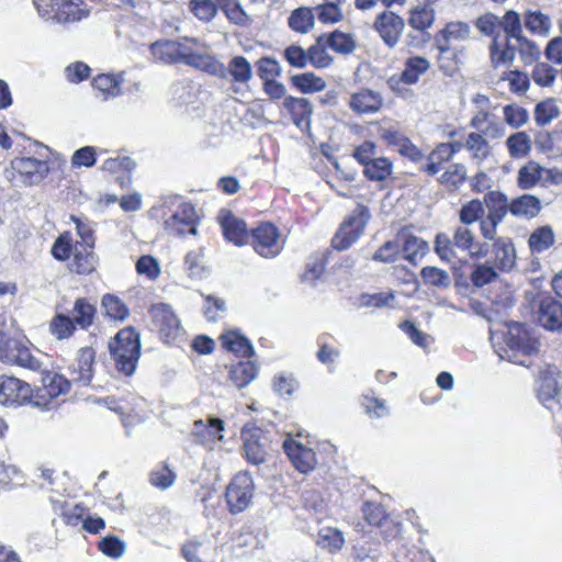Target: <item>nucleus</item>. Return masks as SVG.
Returning <instances> with one entry per match:
<instances>
[{"instance_id": "1", "label": "nucleus", "mask_w": 562, "mask_h": 562, "mask_svg": "<svg viewBox=\"0 0 562 562\" xmlns=\"http://www.w3.org/2000/svg\"><path fill=\"white\" fill-rule=\"evenodd\" d=\"M201 71L231 82V91L237 97H246L250 91L252 67L244 56H234L227 65L222 63L207 49L204 55Z\"/></svg>"}, {"instance_id": "2", "label": "nucleus", "mask_w": 562, "mask_h": 562, "mask_svg": "<svg viewBox=\"0 0 562 562\" xmlns=\"http://www.w3.org/2000/svg\"><path fill=\"white\" fill-rule=\"evenodd\" d=\"M153 58L162 64L182 63L201 70L206 46L196 38L155 42L150 45Z\"/></svg>"}, {"instance_id": "3", "label": "nucleus", "mask_w": 562, "mask_h": 562, "mask_svg": "<svg viewBox=\"0 0 562 562\" xmlns=\"http://www.w3.org/2000/svg\"><path fill=\"white\" fill-rule=\"evenodd\" d=\"M434 249L439 258L447 262L458 259L460 254H467L471 258L486 255V250L476 241L473 229L462 224L453 228L451 237L446 233H438Z\"/></svg>"}, {"instance_id": "4", "label": "nucleus", "mask_w": 562, "mask_h": 562, "mask_svg": "<svg viewBox=\"0 0 562 562\" xmlns=\"http://www.w3.org/2000/svg\"><path fill=\"white\" fill-rule=\"evenodd\" d=\"M116 369L132 375L140 356L139 335L132 327L121 329L109 344Z\"/></svg>"}, {"instance_id": "5", "label": "nucleus", "mask_w": 562, "mask_h": 562, "mask_svg": "<svg viewBox=\"0 0 562 562\" xmlns=\"http://www.w3.org/2000/svg\"><path fill=\"white\" fill-rule=\"evenodd\" d=\"M505 348L496 350L501 359L528 367V357L538 351L536 341H531L521 324H513L505 335Z\"/></svg>"}, {"instance_id": "6", "label": "nucleus", "mask_w": 562, "mask_h": 562, "mask_svg": "<svg viewBox=\"0 0 562 562\" xmlns=\"http://www.w3.org/2000/svg\"><path fill=\"white\" fill-rule=\"evenodd\" d=\"M42 387L33 392V406L40 409H49L54 398L67 394L70 390L71 380L54 371L42 369Z\"/></svg>"}, {"instance_id": "7", "label": "nucleus", "mask_w": 562, "mask_h": 562, "mask_svg": "<svg viewBox=\"0 0 562 562\" xmlns=\"http://www.w3.org/2000/svg\"><path fill=\"white\" fill-rule=\"evenodd\" d=\"M370 218L367 206L358 204L352 214L340 225L339 231L333 238V245L338 250L349 248L363 233Z\"/></svg>"}, {"instance_id": "8", "label": "nucleus", "mask_w": 562, "mask_h": 562, "mask_svg": "<svg viewBox=\"0 0 562 562\" xmlns=\"http://www.w3.org/2000/svg\"><path fill=\"white\" fill-rule=\"evenodd\" d=\"M250 238L254 250L263 258L277 257L285 243L279 228L271 223H262L252 229Z\"/></svg>"}, {"instance_id": "9", "label": "nucleus", "mask_w": 562, "mask_h": 562, "mask_svg": "<svg viewBox=\"0 0 562 562\" xmlns=\"http://www.w3.org/2000/svg\"><path fill=\"white\" fill-rule=\"evenodd\" d=\"M254 481L249 473H237L226 487V502L229 512L234 515L248 508L254 496Z\"/></svg>"}, {"instance_id": "10", "label": "nucleus", "mask_w": 562, "mask_h": 562, "mask_svg": "<svg viewBox=\"0 0 562 562\" xmlns=\"http://www.w3.org/2000/svg\"><path fill=\"white\" fill-rule=\"evenodd\" d=\"M0 360L33 371H42L43 369L42 361L25 345L14 338L0 341Z\"/></svg>"}, {"instance_id": "11", "label": "nucleus", "mask_w": 562, "mask_h": 562, "mask_svg": "<svg viewBox=\"0 0 562 562\" xmlns=\"http://www.w3.org/2000/svg\"><path fill=\"white\" fill-rule=\"evenodd\" d=\"M31 385L14 376H0V404L16 407L30 403L33 406Z\"/></svg>"}, {"instance_id": "12", "label": "nucleus", "mask_w": 562, "mask_h": 562, "mask_svg": "<svg viewBox=\"0 0 562 562\" xmlns=\"http://www.w3.org/2000/svg\"><path fill=\"white\" fill-rule=\"evenodd\" d=\"M373 29L389 48H394L402 37L405 21L395 12L384 10L376 15L373 22Z\"/></svg>"}, {"instance_id": "13", "label": "nucleus", "mask_w": 562, "mask_h": 562, "mask_svg": "<svg viewBox=\"0 0 562 562\" xmlns=\"http://www.w3.org/2000/svg\"><path fill=\"white\" fill-rule=\"evenodd\" d=\"M562 376L554 366L546 364L539 370L536 381L538 400L546 406L554 403L561 393Z\"/></svg>"}, {"instance_id": "14", "label": "nucleus", "mask_w": 562, "mask_h": 562, "mask_svg": "<svg viewBox=\"0 0 562 562\" xmlns=\"http://www.w3.org/2000/svg\"><path fill=\"white\" fill-rule=\"evenodd\" d=\"M244 452L246 459L252 464H261L270 449L271 441L260 428L244 429Z\"/></svg>"}, {"instance_id": "15", "label": "nucleus", "mask_w": 562, "mask_h": 562, "mask_svg": "<svg viewBox=\"0 0 562 562\" xmlns=\"http://www.w3.org/2000/svg\"><path fill=\"white\" fill-rule=\"evenodd\" d=\"M53 21L60 24L76 23L88 18L90 10L82 0H49Z\"/></svg>"}, {"instance_id": "16", "label": "nucleus", "mask_w": 562, "mask_h": 562, "mask_svg": "<svg viewBox=\"0 0 562 562\" xmlns=\"http://www.w3.org/2000/svg\"><path fill=\"white\" fill-rule=\"evenodd\" d=\"M471 26L463 21L448 22L435 36V45L441 55L452 49L456 42H465L471 38Z\"/></svg>"}, {"instance_id": "17", "label": "nucleus", "mask_w": 562, "mask_h": 562, "mask_svg": "<svg viewBox=\"0 0 562 562\" xmlns=\"http://www.w3.org/2000/svg\"><path fill=\"white\" fill-rule=\"evenodd\" d=\"M153 323L166 340L176 339L181 331L180 321L168 304H156L150 310Z\"/></svg>"}, {"instance_id": "18", "label": "nucleus", "mask_w": 562, "mask_h": 562, "mask_svg": "<svg viewBox=\"0 0 562 562\" xmlns=\"http://www.w3.org/2000/svg\"><path fill=\"white\" fill-rule=\"evenodd\" d=\"M166 229L172 235L196 234V213L190 203H182L177 211L166 218Z\"/></svg>"}, {"instance_id": "19", "label": "nucleus", "mask_w": 562, "mask_h": 562, "mask_svg": "<svg viewBox=\"0 0 562 562\" xmlns=\"http://www.w3.org/2000/svg\"><path fill=\"white\" fill-rule=\"evenodd\" d=\"M283 449L295 469L300 472L308 473L315 468L317 463L315 452L311 448L305 447L302 442L292 438L285 439Z\"/></svg>"}, {"instance_id": "20", "label": "nucleus", "mask_w": 562, "mask_h": 562, "mask_svg": "<svg viewBox=\"0 0 562 562\" xmlns=\"http://www.w3.org/2000/svg\"><path fill=\"white\" fill-rule=\"evenodd\" d=\"M95 352L90 347L81 348L75 361L69 367L71 382L80 386H86L91 382L93 375V362Z\"/></svg>"}, {"instance_id": "21", "label": "nucleus", "mask_w": 562, "mask_h": 562, "mask_svg": "<svg viewBox=\"0 0 562 562\" xmlns=\"http://www.w3.org/2000/svg\"><path fill=\"white\" fill-rule=\"evenodd\" d=\"M383 105V98L380 92L362 88L352 92L348 100L350 110L359 115L373 114L379 112Z\"/></svg>"}, {"instance_id": "22", "label": "nucleus", "mask_w": 562, "mask_h": 562, "mask_svg": "<svg viewBox=\"0 0 562 562\" xmlns=\"http://www.w3.org/2000/svg\"><path fill=\"white\" fill-rule=\"evenodd\" d=\"M224 422L220 418H209L207 423L199 419L193 424L191 436L194 442L206 446L209 449H213V445L216 441L223 439Z\"/></svg>"}, {"instance_id": "23", "label": "nucleus", "mask_w": 562, "mask_h": 562, "mask_svg": "<svg viewBox=\"0 0 562 562\" xmlns=\"http://www.w3.org/2000/svg\"><path fill=\"white\" fill-rule=\"evenodd\" d=\"M430 69V61L424 56H411L405 59L404 67L398 79L390 78L389 85L395 89V85L404 83L407 86L416 85L420 77Z\"/></svg>"}, {"instance_id": "24", "label": "nucleus", "mask_w": 562, "mask_h": 562, "mask_svg": "<svg viewBox=\"0 0 562 562\" xmlns=\"http://www.w3.org/2000/svg\"><path fill=\"white\" fill-rule=\"evenodd\" d=\"M225 238L236 246L248 243L246 224L228 210H221L217 216Z\"/></svg>"}, {"instance_id": "25", "label": "nucleus", "mask_w": 562, "mask_h": 562, "mask_svg": "<svg viewBox=\"0 0 562 562\" xmlns=\"http://www.w3.org/2000/svg\"><path fill=\"white\" fill-rule=\"evenodd\" d=\"M494 267L503 272L512 271L516 266V249L509 237H498L492 244Z\"/></svg>"}, {"instance_id": "26", "label": "nucleus", "mask_w": 562, "mask_h": 562, "mask_svg": "<svg viewBox=\"0 0 562 562\" xmlns=\"http://www.w3.org/2000/svg\"><path fill=\"white\" fill-rule=\"evenodd\" d=\"M13 168L24 178L29 184L40 183L48 173L49 166L47 161L22 157L13 161Z\"/></svg>"}, {"instance_id": "27", "label": "nucleus", "mask_w": 562, "mask_h": 562, "mask_svg": "<svg viewBox=\"0 0 562 562\" xmlns=\"http://www.w3.org/2000/svg\"><path fill=\"white\" fill-rule=\"evenodd\" d=\"M540 324L552 331L562 330V304L551 296L541 299L538 311Z\"/></svg>"}, {"instance_id": "28", "label": "nucleus", "mask_w": 562, "mask_h": 562, "mask_svg": "<svg viewBox=\"0 0 562 562\" xmlns=\"http://www.w3.org/2000/svg\"><path fill=\"white\" fill-rule=\"evenodd\" d=\"M469 125L475 132L485 133L490 138L497 139L505 135V127L497 122L491 110H475Z\"/></svg>"}, {"instance_id": "29", "label": "nucleus", "mask_w": 562, "mask_h": 562, "mask_svg": "<svg viewBox=\"0 0 562 562\" xmlns=\"http://www.w3.org/2000/svg\"><path fill=\"white\" fill-rule=\"evenodd\" d=\"M181 554L188 562H212L216 550L209 541L192 539L182 546Z\"/></svg>"}, {"instance_id": "30", "label": "nucleus", "mask_w": 562, "mask_h": 562, "mask_svg": "<svg viewBox=\"0 0 562 562\" xmlns=\"http://www.w3.org/2000/svg\"><path fill=\"white\" fill-rule=\"evenodd\" d=\"M487 138L490 137L481 132H470L465 135V150L476 164H482L492 156L493 148Z\"/></svg>"}, {"instance_id": "31", "label": "nucleus", "mask_w": 562, "mask_h": 562, "mask_svg": "<svg viewBox=\"0 0 562 562\" xmlns=\"http://www.w3.org/2000/svg\"><path fill=\"white\" fill-rule=\"evenodd\" d=\"M490 63L493 68H498L502 65H509L516 57V47L510 43V38L506 37L505 43H501L499 38L495 37L488 45Z\"/></svg>"}, {"instance_id": "32", "label": "nucleus", "mask_w": 562, "mask_h": 562, "mask_svg": "<svg viewBox=\"0 0 562 562\" xmlns=\"http://www.w3.org/2000/svg\"><path fill=\"white\" fill-rule=\"evenodd\" d=\"M397 241L400 245L402 244L404 258L414 263L418 259L423 258L429 249V246L425 240L411 234H400L397 236Z\"/></svg>"}, {"instance_id": "33", "label": "nucleus", "mask_w": 562, "mask_h": 562, "mask_svg": "<svg viewBox=\"0 0 562 562\" xmlns=\"http://www.w3.org/2000/svg\"><path fill=\"white\" fill-rule=\"evenodd\" d=\"M222 345L231 352L241 357H251L254 347L250 341L237 330L226 331L221 336Z\"/></svg>"}, {"instance_id": "34", "label": "nucleus", "mask_w": 562, "mask_h": 562, "mask_svg": "<svg viewBox=\"0 0 562 562\" xmlns=\"http://www.w3.org/2000/svg\"><path fill=\"white\" fill-rule=\"evenodd\" d=\"M315 23V16L312 8L300 7L292 11L288 19V24L294 32L306 34Z\"/></svg>"}, {"instance_id": "35", "label": "nucleus", "mask_w": 562, "mask_h": 562, "mask_svg": "<svg viewBox=\"0 0 562 562\" xmlns=\"http://www.w3.org/2000/svg\"><path fill=\"white\" fill-rule=\"evenodd\" d=\"M555 241L553 229L548 226L537 227L529 236L528 246L531 254H541L553 246Z\"/></svg>"}, {"instance_id": "36", "label": "nucleus", "mask_w": 562, "mask_h": 562, "mask_svg": "<svg viewBox=\"0 0 562 562\" xmlns=\"http://www.w3.org/2000/svg\"><path fill=\"white\" fill-rule=\"evenodd\" d=\"M257 375V367L251 361H239L229 369V379L236 387L248 385Z\"/></svg>"}, {"instance_id": "37", "label": "nucleus", "mask_w": 562, "mask_h": 562, "mask_svg": "<svg viewBox=\"0 0 562 562\" xmlns=\"http://www.w3.org/2000/svg\"><path fill=\"white\" fill-rule=\"evenodd\" d=\"M435 21L434 9L429 5H416L409 10L408 25L417 31L428 30Z\"/></svg>"}, {"instance_id": "38", "label": "nucleus", "mask_w": 562, "mask_h": 562, "mask_svg": "<svg viewBox=\"0 0 562 562\" xmlns=\"http://www.w3.org/2000/svg\"><path fill=\"white\" fill-rule=\"evenodd\" d=\"M98 256L92 249L83 247L82 250L76 249L71 262V269L79 274H89L95 270Z\"/></svg>"}, {"instance_id": "39", "label": "nucleus", "mask_w": 562, "mask_h": 562, "mask_svg": "<svg viewBox=\"0 0 562 562\" xmlns=\"http://www.w3.org/2000/svg\"><path fill=\"white\" fill-rule=\"evenodd\" d=\"M122 75L102 74L93 79V87L103 94V98L116 97L121 92Z\"/></svg>"}, {"instance_id": "40", "label": "nucleus", "mask_w": 562, "mask_h": 562, "mask_svg": "<svg viewBox=\"0 0 562 562\" xmlns=\"http://www.w3.org/2000/svg\"><path fill=\"white\" fill-rule=\"evenodd\" d=\"M541 209L540 201L535 195H522L515 199L510 205L509 211L517 216L535 217Z\"/></svg>"}, {"instance_id": "41", "label": "nucleus", "mask_w": 562, "mask_h": 562, "mask_svg": "<svg viewBox=\"0 0 562 562\" xmlns=\"http://www.w3.org/2000/svg\"><path fill=\"white\" fill-rule=\"evenodd\" d=\"M393 165L386 157L376 156L363 167V175L372 181H383L392 173Z\"/></svg>"}, {"instance_id": "42", "label": "nucleus", "mask_w": 562, "mask_h": 562, "mask_svg": "<svg viewBox=\"0 0 562 562\" xmlns=\"http://www.w3.org/2000/svg\"><path fill=\"white\" fill-rule=\"evenodd\" d=\"M316 543L322 549L329 552L339 551L345 544V538L341 531L331 527H324L318 531Z\"/></svg>"}, {"instance_id": "43", "label": "nucleus", "mask_w": 562, "mask_h": 562, "mask_svg": "<svg viewBox=\"0 0 562 562\" xmlns=\"http://www.w3.org/2000/svg\"><path fill=\"white\" fill-rule=\"evenodd\" d=\"M72 321L81 328H88L95 315V307L87 299H77L71 311Z\"/></svg>"}, {"instance_id": "44", "label": "nucleus", "mask_w": 562, "mask_h": 562, "mask_svg": "<svg viewBox=\"0 0 562 562\" xmlns=\"http://www.w3.org/2000/svg\"><path fill=\"white\" fill-rule=\"evenodd\" d=\"M451 159L447 145L441 143L427 156V164L423 165L420 170L429 176H435L441 170V164Z\"/></svg>"}, {"instance_id": "45", "label": "nucleus", "mask_w": 562, "mask_h": 562, "mask_svg": "<svg viewBox=\"0 0 562 562\" xmlns=\"http://www.w3.org/2000/svg\"><path fill=\"white\" fill-rule=\"evenodd\" d=\"M328 45L325 35H321L316 43L308 48V61L316 68H326L333 63L331 56L327 52Z\"/></svg>"}, {"instance_id": "46", "label": "nucleus", "mask_w": 562, "mask_h": 562, "mask_svg": "<svg viewBox=\"0 0 562 562\" xmlns=\"http://www.w3.org/2000/svg\"><path fill=\"white\" fill-rule=\"evenodd\" d=\"M467 179V168L463 164L450 165L438 178V182L447 189L459 188Z\"/></svg>"}, {"instance_id": "47", "label": "nucleus", "mask_w": 562, "mask_h": 562, "mask_svg": "<svg viewBox=\"0 0 562 562\" xmlns=\"http://www.w3.org/2000/svg\"><path fill=\"white\" fill-rule=\"evenodd\" d=\"M325 41L330 49L339 54H350L356 48V43L352 35L334 31L329 35H325Z\"/></svg>"}, {"instance_id": "48", "label": "nucleus", "mask_w": 562, "mask_h": 562, "mask_svg": "<svg viewBox=\"0 0 562 562\" xmlns=\"http://www.w3.org/2000/svg\"><path fill=\"white\" fill-rule=\"evenodd\" d=\"M525 25L535 34L548 36L551 29V20L540 11H528L525 14Z\"/></svg>"}, {"instance_id": "49", "label": "nucleus", "mask_w": 562, "mask_h": 562, "mask_svg": "<svg viewBox=\"0 0 562 562\" xmlns=\"http://www.w3.org/2000/svg\"><path fill=\"white\" fill-rule=\"evenodd\" d=\"M474 26L482 35L492 37V40L501 36V20L494 13L486 12L477 16Z\"/></svg>"}, {"instance_id": "50", "label": "nucleus", "mask_w": 562, "mask_h": 562, "mask_svg": "<svg viewBox=\"0 0 562 562\" xmlns=\"http://www.w3.org/2000/svg\"><path fill=\"white\" fill-rule=\"evenodd\" d=\"M485 214L483 202L479 199H473L461 206L459 211V220L462 225L470 226L475 222H480Z\"/></svg>"}, {"instance_id": "51", "label": "nucleus", "mask_w": 562, "mask_h": 562, "mask_svg": "<svg viewBox=\"0 0 562 562\" xmlns=\"http://www.w3.org/2000/svg\"><path fill=\"white\" fill-rule=\"evenodd\" d=\"M543 177V168L535 161H529L518 172V186L521 189H531Z\"/></svg>"}, {"instance_id": "52", "label": "nucleus", "mask_w": 562, "mask_h": 562, "mask_svg": "<svg viewBox=\"0 0 562 562\" xmlns=\"http://www.w3.org/2000/svg\"><path fill=\"white\" fill-rule=\"evenodd\" d=\"M506 147L512 157H524L531 149L530 137L525 132L514 133L507 138Z\"/></svg>"}, {"instance_id": "53", "label": "nucleus", "mask_w": 562, "mask_h": 562, "mask_svg": "<svg viewBox=\"0 0 562 562\" xmlns=\"http://www.w3.org/2000/svg\"><path fill=\"white\" fill-rule=\"evenodd\" d=\"M101 305L105 315L112 319L123 321L128 316L127 306L114 294H105L102 297Z\"/></svg>"}, {"instance_id": "54", "label": "nucleus", "mask_w": 562, "mask_h": 562, "mask_svg": "<svg viewBox=\"0 0 562 562\" xmlns=\"http://www.w3.org/2000/svg\"><path fill=\"white\" fill-rule=\"evenodd\" d=\"M177 474L167 464H160L151 470L149 482L159 490H167L173 485Z\"/></svg>"}, {"instance_id": "55", "label": "nucleus", "mask_w": 562, "mask_h": 562, "mask_svg": "<svg viewBox=\"0 0 562 562\" xmlns=\"http://www.w3.org/2000/svg\"><path fill=\"white\" fill-rule=\"evenodd\" d=\"M483 205H486L488 215H496L505 217L507 214L508 205L507 198L499 191H490L484 195Z\"/></svg>"}, {"instance_id": "56", "label": "nucleus", "mask_w": 562, "mask_h": 562, "mask_svg": "<svg viewBox=\"0 0 562 562\" xmlns=\"http://www.w3.org/2000/svg\"><path fill=\"white\" fill-rule=\"evenodd\" d=\"M420 277L426 284L437 288H448L451 284V279L446 270L437 267L427 266L420 270Z\"/></svg>"}, {"instance_id": "57", "label": "nucleus", "mask_w": 562, "mask_h": 562, "mask_svg": "<svg viewBox=\"0 0 562 562\" xmlns=\"http://www.w3.org/2000/svg\"><path fill=\"white\" fill-rule=\"evenodd\" d=\"M497 276L496 268L485 262L474 265L470 279L474 286L481 288L496 280Z\"/></svg>"}, {"instance_id": "58", "label": "nucleus", "mask_w": 562, "mask_h": 562, "mask_svg": "<svg viewBox=\"0 0 562 562\" xmlns=\"http://www.w3.org/2000/svg\"><path fill=\"white\" fill-rule=\"evenodd\" d=\"M345 3L338 2H324L318 4L315 10L317 12L318 20L323 23H338L342 20V5Z\"/></svg>"}, {"instance_id": "59", "label": "nucleus", "mask_w": 562, "mask_h": 562, "mask_svg": "<svg viewBox=\"0 0 562 562\" xmlns=\"http://www.w3.org/2000/svg\"><path fill=\"white\" fill-rule=\"evenodd\" d=\"M292 81L304 93L322 91L325 88V81L312 72L293 76Z\"/></svg>"}, {"instance_id": "60", "label": "nucleus", "mask_w": 562, "mask_h": 562, "mask_svg": "<svg viewBox=\"0 0 562 562\" xmlns=\"http://www.w3.org/2000/svg\"><path fill=\"white\" fill-rule=\"evenodd\" d=\"M283 106L293 115L294 121L304 120L312 114V105L304 98L286 97Z\"/></svg>"}, {"instance_id": "61", "label": "nucleus", "mask_w": 562, "mask_h": 562, "mask_svg": "<svg viewBox=\"0 0 562 562\" xmlns=\"http://www.w3.org/2000/svg\"><path fill=\"white\" fill-rule=\"evenodd\" d=\"M503 113L504 121L513 128L524 126L529 119L527 110L516 103L505 105Z\"/></svg>"}, {"instance_id": "62", "label": "nucleus", "mask_w": 562, "mask_h": 562, "mask_svg": "<svg viewBox=\"0 0 562 562\" xmlns=\"http://www.w3.org/2000/svg\"><path fill=\"white\" fill-rule=\"evenodd\" d=\"M501 27H503L506 37L517 38L522 34L521 21L519 14L514 10H508L501 19Z\"/></svg>"}, {"instance_id": "63", "label": "nucleus", "mask_w": 562, "mask_h": 562, "mask_svg": "<svg viewBox=\"0 0 562 562\" xmlns=\"http://www.w3.org/2000/svg\"><path fill=\"white\" fill-rule=\"evenodd\" d=\"M515 40L517 41L518 44L516 50H518L519 56L525 65H531L539 58L540 49L532 41H529L524 35Z\"/></svg>"}, {"instance_id": "64", "label": "nucleus", "mask_w": 562, "mask_h": 562, "mask_svg": "<svg viewBox=\"0 0 562 562\" xmlns=\"http://www.w3.org/2000/svg\"><path fill=\"white\" fill-rule=\"evenodd\" d=\"M532 79L540 87H550L557 77V69L547 63H538L532 70Z\"/></svg>"}]
</instances>
